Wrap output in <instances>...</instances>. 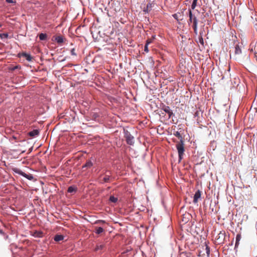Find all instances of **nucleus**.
<instances>
[{
    "instance_id": "obj_1",
    "label": "nucleus",
    "mask_w": 257,
    "mask_h": 257,
    "mask_svg": "<svg viewBox=\"0 0 257 257\" xmlns=\"http://www.w3.org/2000/svg\"><path fill=\"white\" fill-rule=\"evenodd\" d=\"M176 147L178 151L179 157V162H180L183 158L185 152V144L184 141H177L176 142Z\"/></svg>"
},
{
    "instance_id": "obj_2",
    "label": "nucleus",
    "mask_w": 257,
    "mask_h": 257,
    "mask_svg": "<svg viewBox=\"0 0 257 257\" xmlns=\"http://www.w3.org/2000/svg\"><path fill=\"white\" fill-rule=\"evenodd\" d=\"M202 250H198V256L204 257V256L206 255L207 257H209L210 247L207 244H205L204 246H202Z\"/></svg>"
},
{
    "instance_id": "obj_3",
    "label": "nucleus",
    "mask_w": 257,
    "mask_h": 257,
    "mask_svg": "<svg viewBox=\"0 0 257 257\" xmlns=\"http://www.w3.org/2000/svg\"><path fill=\"white\" fill-rule=\"evenodd\" d=\"M13 171L20 175L23 176V177L26 178L27 179H29V180H32L33 179L34 177L31 174H27L23 172L22 170L20 169L15 168L13 169Z\"/></svg>"
},
{
    "instance_id": "obj_4",
    "label": "nucleus",
    "mask_w": 257,
    "mask_h": 257,
    "mask_svg": "<svg viewBox=\"0 0 257 257\" xmlns=\"http://www.w3.org/2000/svg\"><path fill=\"white\" fill-rule=\"evenodd\" d=\"M189 20H188V24H189L190 23H193V24H198V20L197 19V18L196 16L193 15L192 13V11L190 9H189Z\"/></svg>"
},
{
    "instance_id": "obj_5",
    "label": "nucleus",
    "mask_w": 257,
    "mask_h": 257,
    "mask_svg": "<svg viewBox=\"0 0 257 257\" xmlns=\"http://www.w3.org/2000/svg\"><path fill=\"white\" fill-rule=\"evenodd\" d=\"M110 179V175L105 174L104 175H100L99 177V182L100 183H104L109 182Z\"/></svg>"
},
{
    "instance_id": "obj_6",
    "label": "nucleus",
    "mask_w": 257,
    "mask_h": 257,
    "mask_svg": "<svg viewBox=\"0 0 257 257\" xmlns=\"http://www.w3.org/2000/svg\"><path fill=\"white\" fill-rule=\"evenodd\" d=\"M125 138L126 139V141L128 145H132L134 144V138L127 131L125 133Z\"/></svg>"
},
{
    "instance_id": "obj_7",
    "label": "nucleus",
    "mask_w": 257,
    "mask_h": 257,
    "mask_svg": "<svg viewBox=\"0 0 257 257\" xmlns=\"http://www.w3.org/2000/svg\"><path fill=\"white\" fill-rule=\"evenodd\" d=\"M162 109L168 114L169 118H171L172 116L174 115L173 111L171 110L170 107L168 106L164 105Z\"/></svg>"
},
{
    "instance_id": "obj_8",
    "label": "nucleus",
    "mask_w": 257,
    "mask_h": 257,
    "mask_svg": "<svg viewBox=\"0 0 257 257\" xmlns=\"http://www.w3.org/2000/svg\"><path fill=\"white\" fill-rule=\"evenodd\" d=\"M224 238H225V232H220L218 234L216 239L218 240L219 243H221L223 242Z\"/></svg>"
},
{
    "instance_id": "obj_9",
    "label": "nucleus",
    "mask_w": 257,
    "mask_h": 257,
    "mask_svg": "<svg viewBox=\"0 0 257 257\" xmlns=\"http://www.w3.org/2000/svg\"><path fill=\"white\" fill-rule=\"evenodd\" d=\"M201 197V191L197 190L194 196L193 202L196 203L198 202V199Z\"/></svg>"
},
{
    "instance_id": "obj_10",
    "label": "nucleus",
    "mask_w": 257,
    "mask_h": 257,
    "mask_svg": "<svg viewBox=\"0 0 257 257\" xmlns=\"http://www.w3.org/2000/svg\"><path fill=\"white\" fill-rule=\"evenodd\" d=\"M39 132L38 130H34L31 132H30L28 134L32 137H35L39 135Z\"/></svg>"
},
{
    "instance_id": "obj_11",
    "label": "nucleus",
    "mask_w": 257,
    "mask_h": 257,
    "mask_svg": "<svg viewBox=\"0 0 257 257\" xmlns=\"http://www.w3.org/2000/svg\"><path fill=\"white\" fill-rule=\"evenodd\" d=\"M241 53V50L238 44H236L234 48L235 55H239Z\"/></svg>"
},
{
    "instance_id": "obj_12",
    "label": "nucleus",
    "mask_w": 257,
    "mask_h": 257,
    "mask_svg": "<svg viewBox=\"0 0 257 257\" xmlns=\"http://www.w3.org/2000/svg\"><path fill=\"white\" fill-rule=\"evenodd\" d=\"M22 56L26 58V59L28 61H31L32 60V57L31 55L26 53H23Z\"/></svg>"
},
{
    "instance_id": "obj_13",
    "label": "nucleus",
    "mask_w": 257,
    "mask_h": 257,
    "mask_svg": "<svg viewBox=\"0 0 257 257\" xmlns=\"http://www.w3.org/2000/svg\"><path fill=\"white\" fill-rule=\"evenodd\" d=\"M64 239V236L62 235L57 234L54 237V240L58 242Z\"/></svg>"
},
{
    "instance_id": "obj_14",
    "label": "nucleus",
    "mask_w": 257,
    "mask_h": 257,
    "mask_svg": "<svg viewBox=\"0 0 257 257\" xmlns=\"http://www.w3.org/2000/svg\"><path fill=\"white\" fill-rule=\"evenodd\" d=\"M241 238V236L240 234H237L236 236V241H235V247H236L238 246V245L239 244V241Z\"/></svg>"
},
{
    "instance_id": "obj_15",
    "label": "nucleus",
    "mask_w": 257,
    "mask_h": 257,
    "mask_svg": "<svg viewBox=\"0 0 257 257\" xmlns=\"http://www.w3.org/2000/svg\"><path fill=\"white\" fill-rule=\"evenodd\" d=\"M55 40L59 44L63 42V38L62 36H58L55 37Z\"/></svg>"
},
{
    "instance_id": "obj_16",
    "label": "nucleus",
    "mask_w": 257,
    "mask_h": 257,
    "mask_svg": "<svg viewBox=\"0 0 257 257\" xmlns=\"http://www.w3.org/2000/svg\"><path fill=\"white\" fill-rule=\"evenodd\" d=\"M173 135L175 136H176V137H177L179 139H180V141H184L183 137H182L181 135L180 134V133L179 132H178V131L174 132L173 133Z\"/></svg>"
},
{
    "instance_id": "obj_17",
    "label": "nucleus",
    "mask_w": 257,
    "mask_h": 257,
    "mask_svg": "<svg viewBox=\"0 0 257 257\" xmlns=\"http://www.w3.org/2000/svg\"><path fill=\"white\" fill-rule=\"evenodd\" d=\"M105 247V245L104 244H97L95 248V251H98L99 250L103 249Z\"/></svg>"
},
{
    "instance_id": "obj_18",
    "label": "nucleus",
    "mask_w": 257,
    "mask_h": 257,
    "mask_svg": "<svg viewBox=\"0 0 257 257\" xmlns=\"http://www.w3.org/2000/svg\"><path fill=\"white\" fill-rule=\"evenodd\" d=\"M93 165V163L91 161H88L85 163V164L83 166V168L87 167V168H90Z\"/></svg>"
},
{
    "instance_id": "obj_19",
    "label": "nucleus",
    "mask_w": 257,
    "mask_h": 257,
    "mask_svg": "<svg viewBox=\"0 0 257 257\" xmlns=\"http://www.w3.org/2000/svg\"><path fill=\"white\" fill-rule=\"evenodd\" d=\"M39 36L40 40H45L47 37V35L44 33L40 34Z\"/></svg>"
},
{
    "instance_id": "obj_20",
    "label": "nucleus",
    "mask_w": 257,
    "mask_h": 257,
    "mask_svg": "<svg viewBox=\"0 0 257 257\" xmlns=\"http://www.w3.org/2000/svg\"><path fill=\"white\" fill-rule=\"evenodd\" d=\"M173 17L176 19L177 21L182 20V18H181V15L180 14H175L173 15Z\"/></svg>"
},
{
    "instance_id": "obj_21",
    "label": "nucleus",
    "mask_w": 257,
    "mask_h": 257,
    "mask_svg": "<svg viewBox=\"0 0 257 257\" xmlns=\"http://www.w3.org/2000/svg\"><path fill=\"white\" fill-rule=\"evenodd\" d=\"M118 200L117 198L113 196H110L109 197V201L113 202V203H116Z\"/></svg>"
},
{
    "instance_id": "obj_22",
    "label": "nucleus",
    "mask_w": 257,
    "mask_h": 257,
    "mask_svg": "<svg viewBox=\"0 0 257 257\" xmlns=\"http://www.w3.org/2000/svg\"><path fill=\"white\" fill-rule=\"evenodd\" d=\"M103 229L101 227H98L96 228V233L100 234L103 231Z\"/></svg>"
},
{
    "instance_id": "obj_23",
    "label": "nucleus",
    "mask_w": 257,
    "mask_h": 257,
    "mask_svg": "<svg viewBox=\"0 0 257 257\" xmlns=\"http://www.w3.org/2000/svg\"><path fill=\"white\" fill-rule=\"evenodd\" d=\"M197 1L198 0H193V3L192 4V5H191V9L194 10L195 7H196L197 6Z\"/></svg>"
},
{
    "instance_id": "obj_24",
    "label": "nucleus",
    "mask_w": 257,
    "mask_h": 257,
    "mask_svg": "<svg viewBox=\"0 0 257 257\" xmlns=\"http://www.w3.org/2000/svg\"><path fill=\"white\" fill-rule=\"evenodd\" d=\"M192 27L194 30V33L196 35H197V24H193Z\"/></svg>"
},
{
    "instance_id": "obj_25",
    "label": "nucleus",
    "mask_w": 257,
    "mask_h": 257,
    "mask_svg": "<svg viewBox=\"0 0 257 257\" xmlns=\"http://www.w3.org/2000/svg\"><path fill=\"white\" fill-rule=\"evenodd\" d=\"M8 36H9V35H8V33H3V34H0V37L2 39L8 38Z\"/></svg>"
},
{
    "instance_id": "obj_26",
    "label": "nucleus",
    "mask_w": 257,
    "mask_h": 257,
    "mask_svg": "<svg viewBox=\"0 0 257 257\" xmlns=\"http://www.w3.org/2000/svg\"><path fill=\"white\" fill-rule=\"evenodd\" d=\"M75 191V189L74 187L70 186L68 189V192L69 193H72L73 192Z\"/></svg>"
},
{
    "instance_id": "obj_27",
    "label": "nucleus",
    "mask_w": 257,
    "mask_h": 257,
    "mask_svg": "<svg viewBox=\"0 0 257 257\" xmlns=\"http://www.w3.org/2000/svg\"><path fill=\"white\" fill-rule=\"evenodd\" d=\"M154 38V37L153 38V39H149L146 41V44L148 45L152 42L153 39Z\"/></svg>"
},
{
    "instance_id": "obj_28",
    "label": "nucleus",
    "mask_w": 257,
    "mask_h": 257,
    "mask_svg": "<svg viewBox=\"0 0 257 257\" xmlns=\"http://www.w3.org/2000/svg\"><path fill=\"white\" fill-rule=\"evenodd\" d=\"M71 53L72 55H74V56H76V54L75 53V49H72L71 50Z\"/></svg>"
},
{
    "instance_id": "obj_29",
    "label": "nucleus",
    "mask_w": 257,
    "mask_h": 257,
    "mask_svg": "<svg viewBox=\"0 0 257 257\" xmlns=\"http://www.w3.org/2000/svg\"><path fill=\"white\" fill-rule=\"evenodd\" d=\"M144 50L145 52H149V49H148V45L146 44L145 45V48H144Z\"/></svg>"
},
{
    "instance_id": "obj_30",
    "label": "nucleus",
    "mask_w": 257,
    "mask_h": 257,
    "mask_svg": "<svg viewBox=\"0 0 257 257\" xmlns=\"http://www.w3.org/2000/svg\"><path fill=\"white\" fill-rule=\"evenodd\" d=\"M6 2L8 3H15V0H6Z\"/></svg>"
},
{
    "instance_id": "obj_31",
    "label": "nucleus",
    "mask_w": 257,
    "mask_h": 257,
    "mask_svg": "<svg viewBox=\"0 0 257 257\" xmlns=\"http://www.w3.org/2000/svg\"><path fill=\"white\" fill-rule=\"evenodd\" d=\"M199 42H200L201 44L203 45V43H204V42H203V38H202V36H201V37L199 38Z\"/></svg>"
},
{
    "instance_id": "obj_32",
    "label": "nucleus",
    "mask_w": 257,
    "mask_h": 257,
    "mask_svg": "<svg viewBox=\"0 0 257 257\" xmlns=\"http://www.w3.org/2000/svg\"><path fill=\"white\" fill-rule=\"evenodd\" d=\"M98 222L104 223V221H103V220H98V221H96V223H97Z\"/></svg>"
},
{
    "instance_id": "obj_33",
    "label": "nucleus",
    "mask_w": 257,
    "mask_h": 257,
    "mask_svg": "<svg viewBox=\"0 0 257 257\" xmlns=\"http://www.w3.org/2000/svg\"><path fill=\"white\" fill-rule=\"evenodd\" d=\"M0 233L1 234H4V232L3 231V230L2 229H0Z\"/></svg>"
}]
</instances>
